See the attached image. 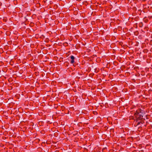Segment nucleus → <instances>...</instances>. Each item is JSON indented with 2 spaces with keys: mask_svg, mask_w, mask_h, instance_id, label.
<instances>
[{
  "mask_svg": "<svg viewBox=\"0 0 152 152\" xmlns=\"http://www.w3.org/2000/svg\"><path fill=\"white\" fill-rule=\"evenodd\" d=\"M144 21H145V23L147 22L148 21V20H147V19H145V18H144Z\"/></svg>",
  "mask_w": 152,
  "mask_h": 152,
  "instance_id": "nucleus-6",
  "label": "nucleus"
},
{
  "mask_svg": "<svg viewBox=\"0 0 152 152\" xmlns=\"http://www.w3.org/2000/svg\"><path fill=\"white\" fill-rule=\"evenodd\" d=\"M143 119H142L141 120H140V121H138V122H137V125H139V124H140V123L142 124H143L144 123V121H143Z\"/></svg>",
  "mask_w": 152,
  "mask_h": 152,
  "instance_id": "nucleus-3",
  "label": "nucleus"
},
{
  "mask_svg": "<svg viewBox=\"0 0 152 152\" xmlns=\"http://www.w3.org/2000/svg\"><path fill=\"white\" fill-rule=\"evenodd\" d=\"M139 26L140 27H142L143 26V23H142V22H140V23L139 24Z\"/></svg>",
  "mask_w": 152,
  "mask_h": 152,
  "instance_id": "nucleus-4",
  "label": "nucleus"
},
{
  "mask_svg": "<svg viewBox=\"0 0 152 152\" xmlns=\"http://www.w3.org/2000/svg\"><path fill=\"white\" fill-rule=\"evenodd\" d=\"M71 61H70V63L72 64L75 62L74 59H75V57L73 56H71L70 57Z\"/></svg>",
  "mask_w": 152,
  "mask_h": 152,
  "instance_id": "nucleus-2",
  "label": "nucleus"
},
{
  "mask_svg": "<svg viewBox=\"0 0 152 152\" xmlns=\"http://www.w3.org/2000/svg\"><path fill=\"white\" fill-rule=\"evenodd\" d=\"M137 23L134 24V27L136 28H137Z\"/></svg>",
  "mask_w": 152,
  "mask_h": 152,
  "instance_id": "nucleus-5",
  "label": "nucleus"
},
{
  "mask_svg": "<svg viewBox=\"0 0 152 152\" xmlns=\"http://www.w3.org/2000/svg\"><path fill=\"white\" fill-rule=\"evenodd\" d=\"M142 111L141 109H139L136 111V113L134 114L136 122H138L139 120L143 119L142 115L143 113L142 112Z\"/></svg>",
  "mask_w": 152,
  "mask_h": 152,
  "instance_id": "nucleus-1",
  "label": "nucleus"
}]
</instances>
